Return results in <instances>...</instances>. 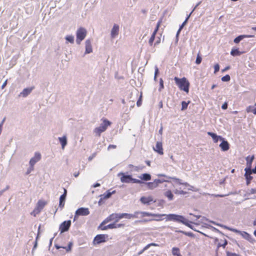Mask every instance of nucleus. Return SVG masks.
Returning a JSON list of instances; mask_svg holds the SVG:
<instances>
[{"label":"nucleus","instance_id":"obj_40","mask_svg":"<svg viewBox=\"0 0 256 256\" xmlns=\"http://www.w3.org/2000/svg\"><path fill=\"white\" fill-rule=\"evenodd\" d=\"M244 35H240L237 36L234 39V42L236 44H238L240 40H242L244 38Z\"/></svg>","mask_w":256,"mask_h":256},{"label":"nucleus","instance_id":"obj_19","mask_svg":"<svg viewBox=\"0 0 256 256\" xmlns=\"http://www.w3.org/2000/svg\"><path fill=\"white\" fill-rule=\"evenodd\" d=\"M190 215H192V216H195L197 219H199L200 218V220H198L196 222H194V224H195L200 225V224H206V222L208 221L207 218H206L205 217H204V216L202 217L200 215L196 216V215H194L193 214H192L191 213L190 214Z\"/></svg>","mask_w":256,"mask_h":256},{"label":"nucleus","instance_id":"obj_64","mask_svg":"<svg viewBox=\"0 0 256 256\" xmlns=\"http://www.w3.org/2000/svg\"><path fill=\"white\" fill-rule=\"evenodd\" d=\"M254 106H255V108H254V110H252V113L254 114H256V104H254Z\"/></svg>","mask_w":256,"mask_h":256},{"label":"nucleus","instance_id":"obj_33","mask_svg":"<svg viewBox=\"0 0 256 256\" xmlns=\"http://www.w3.org/2000/svg\"><path fill=\"white\" fill-rule=\"evenodd\" d=\"M182 224L186 225V226L190 228H192V226L191 225V224L192 223V222L189 221L188 220L186 219L184 217V220H182Z\"/></svg>","mask_w":256,"mask_h":256},{"label":"nucleus","instance_id":"obj_30","mask_svg":"<svg viewBox=\"0 0 256 256\" xmlns=\"http://www.w3.org/2000/svg\"><path fill=\"white\" fill-rule=\"evenodd\" d=\"M164 196L170 200L173 199L174 195L170 190L166 191L164 193Z\"/></svg>","mask_w":256,"mask_h":256},{"label":"nucleus","instance_id":"obj_53","mask_svg":"<svg viewBox=\"0 0 256 256\" xmlns=\"http://www.w3.org/2000/svg\"><path fill=\"white\" fill-rule=\"evenodd\" d=\"M254 106H248V107L246 108V110L247 112H252V110H254Z\"/></svg>","mask_w":256,"mask_h":256},{"label":"nucleus","instance_id":"obj_44","mask_svg":"<svg viewBox=\"0 0 256 256\" xmlns=\"http://www.w3.org/2000/svg\"><path fill=\"white\" fill-rule=\"evenodd\" d=\"M221 80L222 82H228L230 80V77L228 74H226L222 76Z\"/></svg>","mask_w":256,"mask_h":256},{"label":"nucleus","instance_id":"obj_41","mask_svg":"<svg viewBox=\"0 0 256 256\" xmlns=\"http://www.w3.org/2000/svg\"><path fill=\"white\" fill-rule=\"evenodd\" d=\"M190 103V102H186L185 101H182V108L181 110H184L187 108L188 104Z\"/></svg>","mask_w":256,"mask_h":256},{"label":"nucleus","instance_id":"obj_49","mask_svg":"<svg viewBox=\"0 0 256 256\" xmlns=\"http://www.w3.org/2000/svg\"><path fill=\"white\" fill-rule=\"evenodd\" d=\"M228 230L232 232H233L238 234H240L242 232V231L239 230H236V229L234 228H228Z\"/></svg>","mask_w":256,"mask_h":256},{"label":"nucleus","instance_id":"obj_8","mask_svg":"<svg viewBox=\"0 0 256 256\" xmlns=\"http://www.w3.org/2000/svg\"><path fill=\"white\" fill-rule=\"evenodd\" d=\"M71 225V221L70 220H66L62 222L60 226L59 230L61 233L68 231Z\"/></svg>","mask_w":256,"mask_h":256},{"label":"nucleus","instance_id":"obj_13","mask_svg":"<svg viewBox=\"0 0 256 256\" xmlns=\"http://www.w3.org/2000/svg\"><path fill=\"white\" fill-rule=\"evenodd\" d=\"M244 176L246 179V184L248 185L250 182L251 180L252 179V176H251L252 174V169L250 168H245Z\"/></svg>","mask_w":256,"mask_h":256},{"label":"nucleus","instance_id":"obj_51","mask_svg":"<svg viewBox=\"0 0 256 256\" xmlns=\"http://www.w3.org/2000/svg\"><path fill=\"white\" fill-rule=\"evenodd\" d=\"M142 94H140L138 100L136 102V105L138 107L142 105Z\"/></svg>","mask_w":256,"mask_h":256},{"label":"nucleus","instance_id":"obj_38","mask_svg":"<svg viewBox=\"0 0 256 256\" xmlns=\"http://www.w3.org/2000/svg\"><path fill=\"white\" fill-rule=\"evenodd\" d=\"M160 23H161V21L160 20L157 23V24H156V28H155L154 31L153 32L152 36H156V32L159 28V27L160 26Z\"/></svg>","mask_w":256,"mask_h":256},{"label":"nucleus","instance_id":"obj_5","mask_svg":"<svg viewBox=\"0 0 256 256\" xmlns=\"http://www.w3.org/2000/svg\"><path fill=\"white\" fill-rule=\"evenodd\" d=\"M87 31L83 27L79 28L76 32V42L80 44L82 41L84 39L86 36Z\"/></svg>","mask_w":256,"mask_h":256},{"label":"nucleus","instance_id":"obj_15","mask_svg":"<svg viewBox=\"0 0 256 256\" xmlns=\"http://www.w3.org/2000/svg\"><path fill=\"white\" fill-rule=\"evenodd\" d=\"M120 27L118 25L114 24L110 32V36L112 38H116L119 33Z\"/></svg>","mask_w":256,"mask_h":256},{"label":"nucleus","instance_id":"obj_17","mask_svg":"<svg viewBox=\"0 0 256 256\" xmlns=\"http://www.w3.org/2000/svg\"><path fill=\"white\" fill-rule=\"evenodd\" d=\"M106 237L105 234H98L94 238V242L98 244L105 242Z\"/></svg>","mask_w":256,"mask_h":256},{"label":"nucleus","instance_id":"obj_21","mask_svg":"<svg viewBox=\"0 0 256 256\" xmlns=\"http://www.w3.org/2000/svg\"><path fill=\"white\" fill-rule=\"evenodd\" d=\"M154 150L160 154H163V149L162 146V143L161 142H158L156 143V146L154 148Z\"/></svg>","mask_w":256,"mask_h":256},{"label":"nucleus","instance_id":"obj_42","mask_svg":"<svg viewBox=\"0 0 256 256\" xmlns=\"http://www.w3.org/2000/svg\"><path fill=\"white\" fill-rule=\"evenodd\" d=\"M176 232H180V233H182L186 236H194V234L192 233V232H184L182 230H176Z\"/></svg>","mask_w":256,"mask_h":256},{"label":"nucleus","instance_id":"obj_50","mask_svg":"<svg viewBox=\"0 0 256 256\" xmlns=\"http://www.w3.org/2000/svg\"><path fill=\"white\" fill-rule=\"evenodd\" d=\"M154 38L155 36H151L150 38L148 40V44L150 46H152V45Z\"/></svg>","mask_w":256,"mask_h":256},{"label":"nucleus","instance_id":"obj_9","mask_svg":"<svg viewBox=\"0 0 256 256\" xmlns=\"http://www.w3.org/2000/svg\"><path fill=\"white\" fill-rule=\"evenodd\" d=\"M141 202L144 204H150L155 202L156 200H154L152 196H142L140 199Z\"/></svg>","mask_w":256,"mask_h":256},{"label":"nucleus","instance_id":"obj_11","mask_svg":"<svg viewBox=\"0 0 256 256\" xmlns=\"http://www.w3.org/2000/svg\"><path fill=\"white\" fill-rule=\"evenodd\" d=\"M244 238L247 240L251 244H254L256 242L254 238L248 233L246 232L242 231L240 234Z\"/></svg>","mask_w":256,"mask_h":256},{"label":"nucleus","instance_id":"obj_45","mask_svg":"<svg viewBox=\"0 0 256 256\" xmlns=\"http://www.w3.org/2000/svg\"><path fill=\"white\" fill-rule=\"evenodd\" d=\"M158 73V68L156 66H154V81L156 80V76L157 74Z\"/></svg>","mask_w":256,"mask_h":256},{"label":"nucleus","instance_id":"obj_52","mask_svg":"<svg viewBox=\"0 0 256 256\" xmlns=\"http://www.w3.org/2000/svg\"><path fill=\"white\" fill-rule=\"evenodd\" d=\"M202 58L198 54L196 60V63L198 64H200L202 62Z\"/></svg>","mask_w":256,"mask_h":256},{"label":"nucleus","instance_id":"obj_29","mask_svg":"<svg viewBox=\"0 0 256 256\" xmlns=\"http://www.w3.org/2000/svg\"><path fill=\"white\" fill-rule=\"evenodd\" d=\"M108 228L112 229V228H116V224L114 223L113 224H110L106 226H104V227H102L101 229L102 230H106Z\"/></svg>","mask_w":256,"mask_h":256},{"label":"nucleus","instance_id":"obj_61","mask_svg":"<svg viewBox=\"0 0 256 256\" xmlns=\"http://www.w3.org/2000/svg\"><path fill=\"white\" fill-rule=\"evenodd\" d=\"M118 217L119 220L122 219V218H124V213L118 214Z\"/></svg>","mask_w":256,"mask_h":256},{"label":"nucleus","instance_id":"obj_20","mask_svg":"<svg viewBox=\"0 0 256 256\" xmlns=\"http://www.w3.org/2000/svg\"><path fill=\"white\" fill-rule=\"evenodd\" d=\"M112 220H114L116 222H118L119 220L118 214L114 213L111 214L102 223Z\"/></svg>","mask_w":256,"mask_h":256},{"label":"nucleus","instance_id":"obj_1","mask_svg":"<svg viewBox=\"0 0 256 256\" xmlns=\"http://www.w3.org/2000/svg\"><path fill=\"white\" fill-rule=\"evenodd\" d=\"M158 177H164L166 178H162L160 179L159 180H168L169 179H172L174 180L172 185L174 187H175L177 185H182V186H184L185 188H188V190H192V188H193L192 186H190L188 183L186 182H183L181 180L174 178V177H168L164 174H158ZM168 181V182H169Z\"/></svg>","mask_w":256,"mask_h":256},{"label":"nucleus","instance_id":"obj_43","mask_svg":"<svg viewBox=\"0 0 256 256\" xmlns=\"http://www.w3.org/2000/svg\"><path fill=\"white\" fill-rule=\"evenodd\" d=\"M155 214H152V213H150V212H143L142 213L143 217L150 216H154Z\"/></svg>","mask_w":256,"mask_h":256},{"label":"nucleus","instance_id":"obj_56","mask_svg":"<svg viewBox=\"0 0 256 256\" xmlns=\"http://www.w3.org/2000/svg\"><path fill=\"white\" fill-rule=\"evenodd\" d=\"M228 108V104L225 102L222 106V108L223 110H226Z\"/></svg>","mask_w":256,"mask_h":256},{"label":"nucleus","instance_id":"obj_48","mask_svg":"<svg viewBox=\"0 0 256 256\" xmlns=\"http://www.w3.org/2000/svg\"><path fill=\"white\" fill-rule=\"evenodd\" d=\"M124 218L126 219H132V214H128V213H124Z\"/></svg>","mask_w":256,"mask_h":256},{"label":"nucleus","instance_id":"obj_46","mask_svg":"<svg viewBox=\"0 0 256 256\" xmlns=\"http://www.w3.org/2000/svg\"><path fill=\"white\" fill-rule=\"evenodd\" d=\"M164 88V81L162 78L160 79V88H158L159 91H161L162 89Z\"/></svg>","mask_w":256,"mask_h":256},{"label":"nucleus","instance_id":"obj_47","mask_svg":"<svg viewBox=\"0 0 256 256\" xmlns=\"http://www.w3.org/2000/svg\"><path fill=\"white\" fill-rule=\"evenodd\" d=\"M40 210L36 208L32 212L31 214L34 215V216H36V214H38V213L40 212Z\"/></svg>","mask_w":256,"mask_h":256},{"label":"nucleus","instance_id":"obj_2","mask_svg":"<svg viewBox=\"0 0 256 256\" xmlns=\"http://www.w3.org/2000/svg\"><path fill=\"white\" fill-rule=\"evenodd\" d=\"M174 80L180 90L186 92L187 94L188 92L190 82L185 77L180 78L176 76Z\"/></svg>","mask_w":256,"mask_h":256},{"label":"nucleus","instance_id":"obj_37","mask_svg":"<svg viewBox=\"0 0 256 256\" xmlns=\"http://www.w3.org/2000/svg\"><path fill=\"white\" fill-rule=\"evenodd\" d=\"M66 40L71 44H73L74 42V36L72 35H67L66 36Z\"/></svg>","mask_w":256,"mask_h":256},{"label":"nucleus","instance_id":"obj_57","mask_svg":"<svg viewBox=\"0 0 256 256\" xmlns=\"http://www.w3.org/2000/svg\"><path fill=\"white\" fill-rule=\"evenodd\" d=\"M116 145H114V144H110L108 148V150H110V149L111 148H116Z\"/></svg>","mask_w":256,"mask_h":256},{"label":"nucleus","instance_id":"obj_4","mask_svg":"<svg viewBox=\"0 0 256 256\" xmlns=\"http://www.w3.org/2000/svg\"><path fill=\"white\" fill-rule=\"evenodd\" d=\"M121 176L120 181L123 183H136V184H142V182L140 180L133 178L130 175H125L122 172H120L118 174V176Z\"/></svg>","mask_w":256,"mask_h":256},{"label":"nucleus","instance_id":"obj_54","mask_svg":"<svg viewBox=\"0 0 256 256\" xmlns=\"http://www.w3.org/2000/svg\"><path fill=\"white\" fill-rule=\"evenodd\" d=\"M214 73L216 74V72H217L219 70H220V66L218 64H216L214 66Z\"/></svg>","mask_w":256,"mask_h":256},{"label":"nucleus","instance_id":"obj_12","mask_svg":"<svg viewBox=\"0 0 256 256\" xmlns=\"http://www.w3.org/2000/svg\"><path fill=\"white\" fill-rule=\"evenodd\" d=\"M116 192L115 190H113L112 192H110V190H108L106 191L104 193L102 194H101L100 196V199L99 200L98 203L99 204L104 200L105 199H107L110 198L112 194H114Z\"/></svg>","mask_w":256,"mask_h":256},{"label":"nucleus","instance_id":"obj_14","mask_svg":"<svg viewBox=\"0 0 256 256\" xmlns=\"http://www.w3.org/2000/svg\"><path fill=\"white\" fill-rule=\"evenodd\" d=\"M220 141H222L221 143L220 144V148L222 151L226 152L229 150L230 148V144L228 141L225 140V139L222 138Z\"/></svg>","mask_w":256,"mask_h":256},{"label":"nucleus","instance_id":"obj_63","mask_svg":"<svg viewBox=\"0 0 256 256\" xmlns=\"http://www.w3.org/2000/svg\"><path fill=\"white\" fill-rule=\"evenodd\" d=\"M124 226V224H116V228H119L120 227H122Z\"/></svg>","mask_w":256,"mask_h":256},{"label":"nucleus","instance_id":"obj_16","mask_svg":"<svg viewBox=\"0 0 256 256\" xmlns=\"http://www.w3.org/2000/svg\"><path fill=\"white\" fill-rule=\"evenodd\" d=\"M85 52L84 54H90L92 52V42L90 40L88 39L85 42Z\"/></svg>","mask_w":256,"mask_h":256},{"label":"nucleus","instance_id":"obj_35","mask_svg":"<svg viewBox=\"0 0 256 256\" xmlns=\"http://www.w3.org/2000/svg\"><path fill=\"white\" fill-rule=\"evenodd\" d=\"M41 158V154L39 152H36L34 155L30 160H40Z\"/></svg>","mask_w":256,"mask_h":256},{"label":"nucleus","instance_id":"obj_55","mask_svg":"<svg viewBox=\"0 0 256 256\" xmlns=\"http://www.w3.org/2000/svg\"><path fill=\"white\" fill-rule=\"evenodd\" d=\"M252 161H247V166L246 168L252 169Z\"/></svg>","mask_w":256,"mask_h":256},{"label":"nucleus","instance_id":"obj_31","mask_svg":"<svg viewBox=\"0 0 256 256\" xmlns=\"http://www.w3.org/2000/svg\"><path fill=\"white\" fill-rule=\"evenodd\" d=\"M172 254L174 256H182L180 252V249L178 248H172Z\"/></svg>","mask_w":256,"mask_h":256},{"label":"nucleus","instance_id":"obj_39","mask_svg":"<svg viewBox=\"0 0 256 256\" xmlns=\"http://www.w3.org/2000/svg\"><path fill=\"white\" fill-rule=\"evenodd\" d=\"M160 23H161V21L160 20L157 23V24H156V28H155L154 31L153 32L152 36H156V32L159 28V27L160 26Z\"/></svg>","mask_w":256,"mask_h":256},{"label":"nucleus","instance_id":"obj_58","mask_svg":"<svg viewBox=\"0 0 256 256\" xmlns=\"http://www.w3.org/2000/svg\"><path fill=\"white\" fill-rule=\"evenodd\" d=\"M187 22V20H185L182 23V24L180 26V30H182L183 27L186 24V23Z\"/></svg>","mask_w":256,"mask_h":256},{"label":"nucleus","instance_id":"obj_62","mask_svg":"<svg viewBox=\"0 0 256 256\" xmlns=\"http://www.w3.org/2000/svg\"><path fill=\"white\" fill-rule=\"evenodd\" d=\"M162 130H163V127L162 126V125H161V126L160 128V129L159 130H158V133L160 134V135H162Z\"/></svg>","mask_w":256,"mask_h":256},{"label":"nucleus","instance_id":"obj_59","mask_svg":"<svg viewBox=\"0 0 256 256\" xmlns=\"http://www.w3.org/2000/svg\"><path fill=\"white\" fill-rule=\"evenodd\" d=\"M254 159V156L252 155V156H248L246 158V160H253Z\"/></svg>","mask_w":256,"mask_h":256},{"label":"nucleus","instance_id":"obj_18","mask_svg":"<svg viewBox=\"0 0 256 256\" xmlns=\"http://www.w3.org/2000/svg\"><path fill=\"white\" fill-rule=\"evenodd\" d=\"M34 87L27 88L23 90L18 94L19 97L25 98L30 94Z\"/></svg>","mask_w":256,"mask_h":256},{"label":"nucleus","instance_id":"obj_27","mask_svg":"<svg viewBox=\"0 0 256 256\" xmlns=\"http://www.w3.org/2000/svg\"><path fill=\"white\" fill-rule=\"evenodd\" d=\"M36 161H30V168L28 169L26 174H29L34 170V166L36 164Z\"/></svg>","mask_w":256,"mask_h":256},{"label":"nucleus","instance_id":"obj_26","mask_svg":"<svg viewBox=\"0 0 256 256\" xmlns=\"http://www.w3.org/2000/svg\"><path fill=\"white\" fill-rule=\"evenodd\" d=\"M46 204V202L42 200H39L37 203L36 208L41 211Z\"/></svg>","mask_w":256,"mask_h":256},{"label":"nucleus","instance_id":"obj_36","mask_svg":"<svg viewBox=\"0 0 256 256\" xmlns=\"http://www.w3.org/2000/svg\"><path fill=\"white\" fill-rule=\"evenodd\" d=\"M174 192L176 194H186V192L182 190L181 188L180 189L176 188L174 190Z\"/></svg>","mask_w":256,"mask_h":256},{"label":"nucleus","instance_id":"obj_10","mask_svg":"<svg viewBox=\"0 0 256 256\" xmlns=\"http://www.w3.org/2000/svg\"><path fill=\"white\" fill-rule=\"evenodd\" d=\"M165 182H168V180H155L153 182H149L146 183L147 186L150 189H154L157 187L158 185L160 183H162Z\"/></svg>","mask_w":256,"mask_h":256},{"label":"nucleus","instance_id":"obj_3","mask_svg":"<svg viewBox=\"0 0 256 256\" xmlns=\"http://www.w3.org/2000/svg\"><path fill=\"white\" fill-rule=\"evenodd\" d=\"M101 120L102 122L100 126L96 128L93 131L95 135L98 136H100L101 134L106 131L108 127L110 126L112 124L110 121L104 118H102Z\"/></svg>","mask_w":256,"mask_h":256},{"label":"nucleus","instance_id":"obj_22","mask_svg":"<svg viewBox=\"0 0 256 256\" xmlns=\"http://www.w3.org/2000/svg\"><path fill=\"white\" fill-rule=\"evenodd\" d=\"M208 134L212 138L214 142L215 143L218 142L219 140H220L222 138V136H218L216 134L213 133L212 132H208Z\"/></svg>","mask_w":256,"mask_h":256},{"label":"nucleus","instance_id":"obj_23","mask_svg":"<svg viewBox=\"0 0 256 256\" xmlns=\"http://www.w3.org/2000/svg\"><path fill=\"white\" fill-rule=\"evenodd\" d=\"M58 140L61 144L62 149H64L66 146L67 144V138L66 136L64 135L62 137H58Z\"/></svg>","mask_w":256,"mask_h":256},{"label":"nucleus","instance_id":"obj_28","mask_svg":"<svg viewBox=\"0 0 256 256\" xmlns=\"http://www.w3.org/2000/svg\"><path fill=\"white\" fill-rule=\"evenodd\" d=\"M242 52L239 51L238 48L232 49L230 52V54L234 56L240 55Z\"/></svg>","mask_w":256,"mask_h":256},{"label":"nucleus","instance_id":"obj_7","mask_svg":"<svg viewBox=\"0 0 256 256\" xmlns=\"http://www.w3.org/2000/svg\"><path fill=\"white\" fill-rule=\"evenodd\" d=\"M90 214L89 209L87 208H80L75 212L74 220H76L79 216H86Z\"/></svg>","mask_w":256,"mask_h":256},{"label":"nucleus","instance_id":"obj_60","mask_svg":"<svg viewBox=\"0 0 256 256\" xmlns=\"http://www.w3.org/2000/svg\"><path fill=\"white\" fill-rule=\"evenodd\" d=\"M256 193V188H251L250 190V194H254Z\"/></svg>","mask_w":256,"mask_h":256},{"label":"nucleus","instance_id":"obj_6","mask_svg":"<svg viewBox=\"0 0 256 256\" xmlns=\"http://www.w3.org/2000/svg\"><path fill=\"white\" fill-rule=\"evenodd\" d=\"M166 221H174L181 222L184 220V216L181 215L170 214L166 215Z\"/></svg>","mask_w":256,"mask_h":256},{"label":"nucleus","instance_id":"obj_24","mask_svg":"<svg viewBox=\"0 0 256 256\" xmlns=\"http://www.w3.org/2000/svg\"><path fill=\"white\" fill-rule=\"evenodd\" d=\"M138 178L140 179V180L148 181L150 180L151 176L148 174H143L138 176Z\"/></svg>","mask_w":256,"mask_h":256},{"label":"nucleus","instance_id":"obj_34","mask_svg":"<svg viewBox=\"0 0 256 256\" xmlns=\"http://www.w3.org/2000/svg\"><path fill=\"white\" fill-rule=\"evenodd\" d=\"M166 214H156L155 216L154 217H156V218L154 219V220L156 221H160L163 220L162 217L165 216H166Z\"/></svg>","mask_w":256,"mask_h":256},{"label":"nucleus","instance_id":"obj_25","mask_svg":"<svg viewBox=\"0 0 256 256\" xmlns=\"http://www.w3.org/2000/svg\"><path fill=\"white\" fill-rule=\"evenodd\" d=\"M66 198V196H65V194L61 195L60 198L59 206L62 208L64 206Z\"/></svg>","mask_w":256,"mask_h":256},{"label":"nucleus","instance_id":"obj_32","mask_svg":"<svg viewBox=\"0 0 256 256\" xmlns=\"http://www.w3.org/2000/svg\"><path fill=\"white\" fill-rule=\"evenodd\" d=\"M143 212H135L132 214V218H143L142 213Z\"/></svg>","mask_w":256,"mask_h":256}]
</instances>
